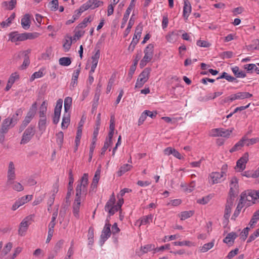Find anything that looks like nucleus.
<instances>
[{
    "instance_id": "obj_1",
    "label": "nucleus",
    "mask_w": 259,
    "mask_h": 259,
    "mask_svg": "<svg viewBox=\"0 0 259 259\" xmlns=\"http://www.w3.org/2000/svg\"><path fill=\"white\" fill-rule=\"evenodd\" d=\"M88 185V174H84L81 179L78 182L76 187V196L73 204V213L74 216L78 219L79 212L81 203V195H85Z\"/></svg>"
},
{
    "instance_id": "obj_2",
    "label": "nucleus",
    "mask_w": 259,
    "mask_h": 259,
    "mask_svg": "<svg viewBox=\"0 0 259 259\" xmlns=\"http://www.w3.org/2000/svg\"><path fill=\"white\" fill-rule=\"evenodd\" d=\"M117 198L118 200L116 205L115 204V198L113 194L106 204L105 210L108 212L110 215L114 214L116 212L120 210L123 204L124 200L123 198L120 197L119 195H117Z\"/></svg>"
},
{
    "instance_id": "obj_3",
    "label": "nucleus",
    "mask_w": 259,
    "mask_h": 259,
    "mask_svg": "<svg viewBox=\"0 0 259 259\" xmlns=\"http://www.w3.org/2000/svg\"><path fill=\"white\" fill-rule=\"evenodd\" d=\"M241 203H245L247 206L259 202V190L243 192L241 194Z\"/></svg>"
},
{
    "instance_id": "obj_4",
    "label": "nucleus",
    "mask_w": 259,
    "mask_h": 259,
    "mask_svg": "<svg viewBox=\"0 0 259 259\" xmlns=\"http://www.w3.org/2000/svg\"><path fill=\"white\" fill-rule=\"evenodd\" d=\"M154 46L150 44L147 46L144 50V56L140 61V66L141 68L145 67L153 58L154 55Z\"/></svg>"
},
{
    "instance_id": "obj_5",
    "label": "nucleus",
    "mask_w": 259,
    "mask_h": 259,
    "mask_svg": "<svg viewBox=\"0 0 259 259\" xmlns=\"http://www.w3.org/2000/svg\"><path fill=\"white\" fill-rule=\"evenodd\" d=\"M151 72V69L146 68L139 74L135 84V88H141L143 87L145 83L148 80Z\"/></svg>"
},
{
    "instance_id": "obj_6",
    "label": "nucleus",
    "mask_w": 259,
    "mask_h": 259,
    "mask_svg": "<svg viewBox=\"0 0 259 259\" xmlns=\"http://www.w3.org/2000/svg\"><path fill=\"white\" fill-rule=\"evenodd\" d=\"M252 97V95L248 92H238L231 95L224 99V102L230 103L237 100H243Z\"/></svg>"
},
{
    "instance_id": "obj_7",
    "label": "nucleus",
    "mask_w": 259,
    "mask_h": 259,
    "mask_svg": "<svg viewBox=\"0 0 259 259\" xmlns=\"http://www.w3.org/2000/svg\"><path fill=\"white\" fill-rule=\"evenodd\" d=\"M225 171L212 172L208 177V182L211 184L219 183L223 181L226 178Z\"/></svg>"
},
{
    "instance_id": "obj_8",
    "label": "nucleus",
    "mask_w": 259,
    "mask_h": 259,
    "mask_svg": "<svg viewBox=\"0 0 259 259\" xmlns=\"http://www.w3.org/2000/svg\"><path fill=\"white\" fill-rule=\"evenodd\" d=\"M103 5V2L98 0H88L80 7V10L85 11L89 9L94 10Z\"/></svg>"
},
{
    "instance_id": "obj_9",
    "label": "nucleus",
    "mask_w": 259,
    "mask_h": 259,
    "mask_svg": "<svg viewBox=\"0 0 259 259\" xmlns=\"http://www.w3.org/2000/svg\"><path fill=\"white\" fill-rule=\"evenodd\" d=\"M35 134L34 128L29 126L24 132L20 142L21 144H26L28 143Z\"/></svg>"
},
{
    "instance_id": "obj_10",
    "label": "nucleus",
    "mask_w": 259,
    "mask_h": 259,
    "mask_svg": "<svg viewBox=\"0 0 259 259\" xmlns=\"http://www.w3.org/2000/svg\"><path fill=\"white\" fill-rule=\"evenodd\" d=\"M7 184H11L16 178L15 165L13 161L9 162L7 170Z\"/></svg>"
},
{
    "instance_id": "obj_11",
    "label": "nucleus",
    "mask_w": 259,
    "mask_h": 259,
    "mask_svg": "<svg viewBox=\"0 0 259 259\" xmlns=\"http://www.w3.org/2000/svg\"><path fill=\"white\" fill-rule=\"evenodd\" d=\"M233 204V200L232 198L230 197L229 199L227 200V202L226 205V207L225 209V213L224 215V220L223 222V224L224 226H226L228 225L229 222V219L230 216V213L231 212V209Z\"/></svg>"
},
{
    "instance_id": "obj_12",
    "label": "nucleus",
    "mask_w": 259,
    "mask_h": 259,
    "mask_svg": "<svg viewBox=\"0 0 259 259\" xmlns=\"http://www.w3.org/2000/svg\"><path fill=\"white\" fill-rule=\"evenodd\" d=\"M31 218L30 216L25 217L20 223L18 230V234L23 236L26 234L29 226L30 224V221Z\"/></svg>"
},
{
    "instance_id": "obj_13",
    "label": "nucleus",
    "mask_w": 259,
    "mask_h": 259,
    "mask_svg": "<svg viewBox=\"0 0 259 259\" xmlns=\"http://www.w3.org/2000/svg\"><path fill=\"white\" fill-rule=\"evenodd\" d=\"M249 160V154L245 153L243 156L237 160L235 168L238 171H243L246 167V164Z\"/></svg>"
},
{
    "instance_id": "obj_14",
    "label": "nucleus",
    "mask_w": 259,
    "mask_h": 259,
    "mask_svg": "<svg viewBox=\"0 0 259 259\" xmlns=\"http://www.w3.org/2000/svg\"><path fill=\"white\" fill-rule=\"evenodd\" d=\"M32 198V195H26L23 196L18 200H17L15 203L12 206L11 209L13 211L17 209L19 207L22 206L23 205L26 203L27 202L29 201Z\"/></svg>"
},
{
    "instance_id": "obj_15",
    "label": "nucleus",
    "mask_w": 259,
    "mask_h": 259,
    "mask_svg": "<svg viewBox=\"0 0 259 259\" xmlns=\"http://www.w3.org/2000/svg\"><path fill=\"white\" fill-rule=\"evenodd\" d=\"M110 226L111 225L109 223H106L105 225L100 236L101 245H103L111 235Z\"/></svg>"
},
{
    "instance_id": "obj_16",
    "label": "nucleus",
    "mask_w": 259,
    "mask_h": 259,
    "mask_svg": "<svg viewBox=\"0 0 259 259\" xmlns=\"http://www.w3.org/2000/svg\"><path fill=\"white\" fill-rule=\"evenodd\" d=\"M230 187V197L232 198V196H234L238 192V181L236 177H234L231 179Z\"/></svg>"
},
{
    "instance_id": "obj_17",
    "label": "nucleus",
    "mask_w": 259,
    "mask_h": 259,
    "mask_svg": "<svg viewBox=\"0 0 259 259\" xmlns=\"http://www.w3.org/2000/svg\"><path fill=\"white\" fill-rule=\"evenodd\" d=\"M22 115V110L20 108L17 109L14 114L9 116L7 119L13 124V125L15 126L17 123Z\"/></svg>"
},
{
    "instance_id": "obj_18",
    "label": "nucleus",
    "mask_w": 259,
    "mask_h": 259,
    "mask_svg": "<svg viewBox=\"0 0 259 259\" xmlns=\"http://www.w3.org/2000/svg\"><path fill=\"white\" fill-rule=\"evenodd\" d=\"M100 53L99 50H98L94 54L91 58V73H94L95 69L97 66L99 59L100 58Z\"/></svg>"
},
{
    "instance_id": "obj_19",
    "label": "nucleus",
    "mask_w": 259,
    "mask_h": 259,
    "mask_svg": "<svg viewBox=\"0 0 259 259\" xmlns=\"http://www.w3.org/2000/svg\"><path fill=\"white\" fill-rule=\"evenodd\" d=\"M14 126L10 121L7 118L5 119L1 124V128L0 130V134L4 135L5 134L8 133L9 129L12 128Z\"/></svg>"
},
{
    "instance_id": "obj_20",
    "label": "nucleus",
    "mask_w": 259,
    "mask_h": 259,
    "mask_svg": "<svg viewBox=\"0 0 259 259\" xmlns=\"http://www.w3.org/2000/svg\"><path fill=\"white\" fill-rule=\"evenodd\" d=\"M9 40L13 42L24 41L23 34L19 33L17 31L12 32L9 34Z\"/></svg>"
},
{
    "instance_id": "obj_21",
    "label": "nucleus",
    "mask_w": 259,
    "mask_h": 259,
    "mask_svg": "<svg viewBox=\"0 0 259 259\" xmlns=\"http://www.w3.org/2000/svg\"><path fill=\"white\" fill-rule=\"evenodd\" d=\"M179 35L178 31L175 30L169 32L165 36V38L168 42L174 44L178 39Z\"/></svg>"
},
{
    "instance_id": "obj_22",
    "label": "nucleus",
    "mask_w": 259,
    "mask_h": 259,
    "mask_svg": "<svg viewBox=\"0 0 259 259\" xmlns=\"http://www.w3.org/2000/svg\"><path fill=\"white\" fill-rule=\"evenodd\" d=\"M142 31V27H140V28L137 27L136 28L133 40H132V41L130 44V48H131V46H133V50L134 49L136 45L137 44L138 40L141 37Z\"/></svg>"
},
{
    "instance_id": "obj_23",
    "label": "nucleus",
    "mask_w": 259,
    "mask_h": 259,
    "mask_svg": "<svg viewBox=\"0 0 259 259\" xmlns=\"http://www.w3.org/2000/svg\"><path fill=\"white\" fill-rule=\"evenodd\" d=\"M184 5L183 7V15L184 18L187 20L191 12L192 7L188 0H184Z\"/></svg>"
},
{
    "instance_id": "obj_24",
    "label": "nucleus",
    "mask_w": 259,
    "mask_h": 259,
    "mask_svg": "<svg viewBox=\"0 0 259 259\" xmlns=\"http://www.w3.org/2000/svg\"><path fill=\"white\" fill-rule=\"evenodd\" d=\"M100 174H101V168L98 167L96 170L95 175L94 176L93 182L91 186V188L93 191L95 189H96L97 187V185L98 182L100 178Z\"/></svg>"
},
{
    "instance_id": "obj_25",
    "label": "nucleus",
    "mask_w": 259,
    "mask_h": 259,
    "mask_svg": "<svg viewBox=\"0 0 259 259\" xmlns=\"http://www.w3.org/2000/svg\"><path fill=\"white\" fill-rule=\"evenodd\" d=\"M94 19V16L92 15H90L87 17H85L83 19V20L78 24V25L77 26L76 29H83L85 28L89 23H91Z\"/></svg>"
},
{
    "instance_id": "obj_26",
    "label": "nucleus",
    "mask_w": 259,
    "mask_h": 259,
    "mask_svg": "<svg viewBox=\"0 0 259 259\" xmlns=\"http://www.w3.org/2000/svg\"><path fill=\"white\" fill-rule=\"evenodd\" d=\"M237 237V234L235 232H232L227 234V236L224 239L223 242L229 245H232Z\"/></svg>"
},
{
    "instance_id": "obj_27",
    "label": "nucleus",
    "mask_w": 259,
    "mask_h": 259,
    "mask_svg": "<svg viewBox=\"0 0 259 259\" xmlns=\"http://www.w3.org/2000/svg\"><path fill=\"white\" fill-rule=\"evenodd\" d=\"M30 16L28 14H25L21 19V24L22 28L25 30H28L30 26Z\"/></svg>"
},
{
    "instance_id": "obj_28",
    "label": "nucleus",
    "mask_w": 259,
    "mask_h": 259,
    "mask_svg": "<svg viewBox=\"0 0 259 259\" xmlns=\"http://www.w3.org/2000/svg\"><path fill=\"white\" fill-rule=\"evenodd\" d=\"M134 8V7H133L132 6L129 5L127 9H126L125 13L124 14L122 20V23L121 24V28H123L125 27V25L128 20L130 14Z\"/></svg>"
},
{
    "instance_id": "obj_29",
    "label": "nucleus",
    "mask_w": 259,
    "mask_h": 259,
    "mask_svg": "<svg viewBox=\"0 0 259 259\" xmlns=\"http://www.w3.org/2000/svg\"><path fill=\"white\" fill-rule=\"evenodd\" d=\"M232 71L233 72L234 75L238 78H244L246 77V73L240 70L238 66H234L231 68Z\"/></svg>"
},
{
    "instance_id": "obj_30",
    "label": "nucleus",
    "mask_w": 259,
    "mask_h": 259,
    "mask_svg": "<svg viewBox=\"0 0 259 259\" xmlns=\"http://www.w3.org/2000/svg\"><path fill=\"white\" fill-rule=\"evenodd\" d=\"M45 68L44 67H41L39 69L38 71L35 72L33 73L30 77V81H33L36 78H39L42 77L44 75V71Z\"/></svg>"
},
{
    "instance_id": "obj_31",
    "label": "nucleus",
    "mask_w": 259,
    "mask_h": 259,
    "mask_svg": "<svg viewBox=\"0 0 259 259\" xmlns=\"http://www.w3.org/2000/svg\"><path fill=\"white\" fill-rule=\"evenodd\" d=\"M79 72V69H77L73 73L71 82L70 83L71 89H72L76 87L77 83V79L78 78Z\"/></svg>"
},
{
    "instance_id": "obj_32",
    "label": "nucleus",
    "mask_w": 259,
    "mask_h": 259,
    "mask_svg": "<svg viewBox=\"0 0 259 259\" xmlns=\"http://www.w3.org/2000/svg\"><path fill=\"white\" fill-rule=\"evenodd\" d=\"M13 247V244L11 242L7 243L4 246L3 249L2 250L1 254L0 257L1 258H3L6 255L8 254V253L11 251V249Z\"/></svg>"
},
{
    "instance_id": "obj_33",
    "label": "nucleus",
    "mask_w": 259,
    "mask_h": 259,
    "mask_svg": "<svg viewBox=\"0 0 259 259\" xmlns=\"http://www.w3.org/2000/svg\"><path fill=\"white\" fill-rule=\"evenodd\" d=\"M23 34V40L34 39L37 38L40 34L38 32H24Z\"/></svg>"
},
{
    "instance_id": "obj_34",
    "label": "nucleus",
    "mask_w": 259,
    "mask_h": 259,
    "mask_svg": "<svg viewBox=\"0 0 259 259\" xmlns=\"http://www.w3.org/2000/svg\"><path fill=\"white\" fill-rule=\"evenodd\" d=\"M132 167L133 166L129 164H124L121 165L119 168V170L117 172L118 176H121L126 172L130 170Z\"/></svg>"
},
{
    "instance_id": "obj_35",
    "label": "nucleus",
    "mask_w": 259,
    "mask_h": 259,
    "mask_svg": "<svg viewBox=\"0 0 259 259\" xmlns=\"http://www.w3.org/2000/svg\"><path fill=\"white\" fill-rule=\"evenodd\" d=\"M70 121V115L68 113H64L63 118H62V121L61 123V127L63 129H66Z\"/></svg>"
},
{
    "instance_id": "obj_36",
    "label": "nucleus",
    "mask_w": 259,
    "mask_h": 259,
    "mask_svg": "<svg viewBox=\"0 0 259 259\" xmlns=\"http://www.w3.org/2000/svg\"><path fill=\"white\" fill-rule=\"evenodd\" d=\"M153 215L152 214H149V215L143 217L140 219V226L149 224L151 222H152V220H153Z\"/></svg>"
},
{
    "instance_id": "obj_37",
    "label": "nucleus",
    "mask_w": 259,
    "mask_h": 259,
    "mask_svg": "<svg viewBox=\"0 0 259 259\" xmlns=\"http://www.w3.org/2000/svg\"><path fill=\"white\" fill-rule=\"evenodd\" d=\"M245 139H241L239 141L235 144V145L230 149V152L233 153L235 151H238L244 146Z\"/></svg>"
},
{
    "instance_id": "obj_38",
    "label": "nucleus",
    "mask_w": 259,
    "mask_h": 259,
    "mask_svg": "<svg viewBox=\"0 0 259 259\" xmlns=\"http://www.w3.org/2000/svg\"><path fill=\"white\" fill-rule=\"evenodd\" d=\"M243 205H246V204L245 203H241V199H240V202L238 203L236 210H235L231 219L233 220H235L236 218L239 215L240 210L242 208Z\"/></svg>"
},
{
    "instance_id": "obj_39",
    "label": "nucleus",
    "mask_w": 259,
    "mask_h": 259,
    "mask_svg": "<svg viewBox=\"0 0 259 259\" xmlns=\"http://www.w3.org/2000/svg\"><path fill=\"white\" fill-rule=\"evenodd\" d=\"M244 69L247 71L254 70L256 74H259V67L257 65V63L248 64L244 65Z\"/></svg>"
},
{
    "instance_id": "obj_40",
    "label": "nucleus",
    "mask_w": 259,
    "mask_h": 259,
    "mask_svg": "<svg viewBox=\"0 0 259 259\" xmlns=\"http://www.w3.org/2000/svg\"><path fill=\"white\" fill-rule=\"evenodd\" d=\"M9 185H12V188L14 190L16 191L17 192H21L24 190V187L22 185L18 182L13 181L11 184H7Z\"/></svg>"
},
{
    "instance_id": "obj_41",
    "label": "nucleus",
    "mask_w": 259,
    "mask_h": 259,
    "mask_svg": "<svg viewBox=\"0 0 259 259\" xmlns=\"http://www.w3.org/2000/svg\"><path fill=\"white\" fill-rule=\"evenodd\" d=\"M72 99L71 97H67L64 100V110L65 113H68L72 105Z\"/></svg>"
},
{
    "instance_id": "obj_42",
    "label": "nucleus",
    "mask_w": 259,
    "mask_h": 259,
    "mask_svg": "<svg viewBox=\"0 0 259 259\" xmlns=\"http://www.w3.org/2000/svg\"><path fill=\"white\" fill-rule=\"evenodd\" d=\"M62 104L63 100L61 99H59L57 100L56 106L54 109V114L61 115Z\"/></svg>"
},
{
    "instance_id": "obj_43",
    "label": "nucleus",
    "mask_w": 259,
    "mask_h": 259,
    "mask_svg": "<svg viewBox=\"0 0 259 259\" xmlns=\"http://www.w3.org/2000/svg\"><path fill=\"white\" fill-rule=\"evenodd\" d=\"M214 244V240H212L210 242L204 244L203 246H202L200 250L202 252H206L208 251L209 249H211Z\"/></svg>"
},
{
    "instance_id": "obj_44",
    "label": "nucleus",
    "mask_w": 259,
    "mask_h": 259,
    "mask_svg": "<svg viewBox=\"0 0 259 259\" xmlns=\"http://www.w3.org/2000/svg\"><path fill=\"white\" fill-rule=\"evenodd\" d=\"M155 249H156V247L154 244H150L146 245L144 246H142L141 248V250L144 253H147L152 250H154V253H155V252H156Z\"/></svg>"
},
{
    "instance_id": "obj_45",
    "label": "nucleus",
    "mask_w": 259,
    "mask_h": 259,
    "mask_svg": "<svg viewBox=\"0 0 259 259\" xmlns=\"http://www.w3.org/2000/svg\"><path fill=\"white\" fill-rule=\"evenodd\" d=\"M219 132H220L219 137H222L224 138H228L230 137L231 134L232 133V130L220 128Z\"/></svg>"
},
{
    "instance_id": "obj_46",
    "label": "nucleus",
    "mask_w": 259,
    "mask_h": 259,
    "mask_svg": "<svg viewBox=\"0 0 259 259\" xmlns=\"http://www.w3.org/2000/svg\"><path fill=\"white\" fill-rule=\"evenodd\" d=\"M47 125V117H40L38 121V128L40 131L44 132Z\"/></svg>"
},
{
    "instance_id": "obj_47",
    "label": "nucleus",
    "mask_w": 259,
    "mask_h": 259,
    "mask_svg": "<svg viewBox=\"0 0 259 259\" xmlns=\"http://www.w3.org/2000/svg\"><path fill=\"white\" fill-rule=\"evenodd\" d=\"M175 246H194L195 245V243L190 241H176L174 243Z\"/></svg>"
},
{
    "instance_id": "obj_48",
    "label": "nucleus",
    "mask_w": 259,
    "mask_h": 259,
    "mask_svg": "<svg viewBox=\"0 0 259 259\" xmlns=\"http://www.w3.org/2000/svg\"><path fill=\"white\" fill-rule=\"evenodd\" d=\"M259 220V210L255 211L249 222V225L250 228H253L255 224L256 223L257 221Z\"/></svg>"
},
{
    "instance_id": "obj_49",
    "label": "nucleus",
    "mask_w": 259,
    "mask_h": 259,
    "mask_svg": "<svg viewBox=\"0 0 259 259\" xmlns=\"http://www.w3.org/2000/svg\"><path fill=\"white\" fill-rule=\"evenodd\" d=\"M3 6L9 10H13L16 5V0H11L10 2H4L3 3Z\"/></svg>"
},
{
    "instance_id": "obj_50",
    "label": "nucleus",
    "mask_w": 259,
    "mask_h": 259,
    "mask_svg": "<svg viewBox=\"0 0 259 259\" xmlns=\"http://www.w3.org/2000/svg\"><path fill=\"white\" fill-rule=\"evenodd\" d=\"M242 139H245L244 144H245L247 146L253 145L259 142L258 138H254L248 139L246 137H244L242 138Z\"/></svg>"
},
{
    "instance_id": "obj_51",
    "label": "nucleus",
    "mask_w": 259,
    "mask_h": 259,
    "mask_svg": "<svg viewBox=\"0 0 259 259\" xmlns=\"http://www.w3.org/2000/svg\"><path fill=\"white\" fill-rule=\"evenodd\" d=\"M60 65L63 66H68L71 63V59L69 57H62L59 60Z\"/></svg>"
},
{
    "instance_id": "obj_52",
    "label": "nucleus",
    "mask_w": 259,
    "mask_h": 259,
    "mask_svg": "<svg viewBox=\"0 0 259 259\" xmlns=\"http://www.w3.org/2000/svg\"><path fill=\"white\" fill-rule=\"evenodd\" d=\"M181 186L182 187H185L184 189V190L187 192H191L194 190V188L196 186V183L194 181H192L190 182V183L189 184L188 186H186L183 184L181 185Z\"/></svg>"
},
{
    "instance_id": "obj_53",
    "label": "nucleus",
    "mask_w": 259,
    "mask_h": 259,
    "mask_svg": "<svg viewBox=\"0 0 259 259\" xmlns=\"http://www.w3.org/2000/svg\"><path fill=\"white\" fill-rule=\"evenodd\" d=\"M34 115L32 111H29L23 121V124L26 126L31 121Z\"/></svg>"
},
{
    "instance_id": "obj_54",
    "label": "nucleus",
    "mask_w": 259,
    "mask_h": 259,
    "mask_svg": "<svg viewBox=\"0 0 259 259\" xmlns=\"http://www.w3.org/2000/svg\"><path fill=\"white\" fill-rule=\"evenodd\" d=\"M22 251V248L18 246L15 248L13 251V253L11 255L7 257V259H14Z\"/></svg>"
},
{
    "instance_id": "obj_55",
    "label": "nucleus",
    "mask_w": 259,
    "mask_h": 259,
    "mask_svg": "<svg viewBox=\"0 0 259 259\" xmlns=\"http://www.w3.org/2000/svg\"><path fill=\"white\" fill-rule=\"evenodd\" d=\"M194 212L192 210L183 211L180 214V218L182 220L187 219L193 215Z\"/></svg>"
},
{
    "instance_id": "obj_56",
    "label": "nucleus",
    "mask_w": 259,
    "mask_h": 259,
    "mask_svg": "<svg viewBox=\"0 0 259 259\" xmlns=\"http://www.w3.org/2000/svg\"><path fill=\"white\" fill-rule=\"evenodd\" d=\"M56 142L60 147L62 145L64 141V134L62 132H59L56 135Z\"/></svg>"
},
{
    "instance_id": "obj_57",
    "label": "nucleus",
    "mask_w": 259,
    "mask_h": 259,
    "mask_svg": "<svg viewBox=\"0 0 259 259\" xmlns=\"http://www.w3.org/2000/svg\"><path fill=\"white\" fill-rule=\"evenodd\" d=\"M221 78H225L226 80L230 82H233L236 80L235 78L228 74L226 72H223L220 76L217 78V79Z\"/></svg>"
},
{
    "instance_id": "obj_58",
    "label": "nucleus",
    "mask_w": 259,
    "mask_h": 259,
    "mask_svg": "<svg viewBox=\"0 0 259 259\" xmlns=\"http://www.w3.org/2000/svg\"><path fill=\"white\" fill-rule=\"evenodd\" d=\"M212 198V196L211 195H209L206 196L205 197H202V198H200L197 200V202L200 204H206Z\"/></svg>"
},
{
    "instance_id": "obj_59",
    "label": "nucleus",
    "mask_w": 259,
    "mask_h": 259,
    "mask_svg": "<svg viewBox=\"0 0 259 259\" xmlns=\"http://www.w3.org/2000/svg\"><path fill=\"white\" fill-rule=\"evenodd\" d=\"M72 44V39L71 37H67L65 38V40L63 44V48L65 50V52H67L70 48V47Z\"/></svg>"
},
{
    "instance_id": "obj_60",
    "label": "nucleus",
    "mask_w": 259,
    "mask_h": 259,
    "mask_svg": "<svg viewBox=\"0 0 259 259\" xmlns=\"http://www.w3.org/2000/svg\"><path fill=\"white\" fill-rule=\"evenodd\" d=\"M133 16V15L131 17V18L128 22L127 27L124 31V37H126L129 34V33L131 31V29L134 24V20L132 19Z\"/></svg>"
},
{
    "instance_id": "obj_61",
    "label": "nucleus",
    "mask_w": 259,
    "mask_h": 259,
    "mask_svg": "<svg viewBox=\"0 0 259 259\" xmlns=\"http://www.w3.org/2000/svg\"><path fill=\"white\" fill-rule=\"evenodd\" d=\"M88 240L89 244H92L94 242V229L92 227H90L88 230Z\"/></svg>"
},
{
    "instance_id": "obj_62",
    "label": "nucleus",
    "mask_w": 259,
    "mask_h": 259,
    "mask_svg": "<svg viewBox=\"0 0 259 259\" xmlns=\"http://www.w3.org/2000/svg\"><path fill=\"white\" fill-rule=\"evenodd\" d=\"M82 136V130L77 129L76 132V135L75 139V144L77 147H78L80 144V141Z\"/></svg>"
},
{
    "instance_id": "obj_63",
    "label": "nucleus",
    "mask_w": 259,
    "mask_h": 259,
    "mask_svg": "<svg viewBox=\"0 0 259 259\" xmlns=\"http://www.w3.org/2000/svg\"><path fill=\"white\" fill-rule=\"evenodd\" d=\"M50 8L53 11H56L58 9V0H52L49 3Z\"/></svg>"
},
{
    "instance_id": "obj_64",
    "label": "nucleus",
    "mask_w": 259,
    "mask_h": 259,
    "mask_svg": "<svg viewBox=\"0 0 259 259\" xmlns=\"http://www.w3.org/2000/svg\"><path fill=\"white\" fill-rule=\"evenodd\" d=\"M19 78V75L17 72H14L11 74L8 81L13 84L16 80H18Z\"/></svg>"
}]
</instances>
